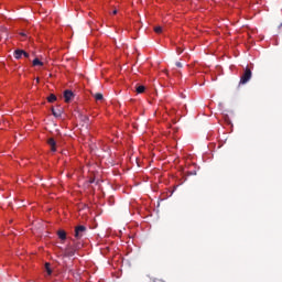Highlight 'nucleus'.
I'll return each mask as SVG.
<instances>
[{"mask_svg": "<svg viewBox=\"0 0 282 282\" xmlns=\"http://www.w3.org/2000/svg\"><path fill=\"white\" fill-rule=\"evenodd\" d=\"M85 232H87V227H85L84 225H79L75 227V234H74L75 239L77 240L83 239V237L85 236Z\"/></svg>", "mask_w": 282, "mask_h": 282, "instance_id": "nucleus-1", "label": "nucleus"}, {"mask_svg": "<svg viewBox=\"0 0 282 282\" xmlns=\"http://www.w3.org/2000/svg\"><path fill=\"white\" fill-rule=\"evenodd\" d=\"M250 78H252V70H250L248 67L245 69L242 76L240 77V85H246L250 82Z\"/></svg>", "mask_w": 282, "mask_h": 282, "instance_id": "nucleus-2", "label": "nucleus"}, {"mask_svg": "<svg viewBox=\"0 0 282 282\" xmlns=\"http://www.w3.org/2000/svg\"><path fill=\"white\" fill-rule=\"evenodd\" d=\"M72 98H74V93L72 90L64 91L65 102H72Z\"/></svg>", "mask_w": 282, "mask_h": 282, "instance_id": "nucleus-3", "label": "nucleus"}, {"mask_svg": "<svg viewBox=\"0 0 282 282\" xmlns=\"http://www.w3.org/2000/svg\"><path fill=\"white\" fill-rule=\"evenodd\" d=\"M76 254V250H74L72 247H66L64 250V257H74Z\"/></svg>", "mask_w": 282, "mask_h": 282, "instance_id": "nucleus-4", "label": "nucleus"}, {"mask_svg": "<svg viewBox=\"0 0 282 282\" xmlns=\"http://www.w3.org/2000/svg\"><path fill=\"white\" fill-rule=\"evenodd\" d=\"M47 144L51 145V151H53V153H55V151H56V141L54 140V138L48 139Z\"/></svg>", "mask_w": 282, "mask_h": 282, "instance_id": "nucleus-5", "label": "nucleus"}, {"mask_svg": "<svg viewBox=\"0 0 282 282\" xmlns=\"http://www.w3.org/2000/svg\"><path fill=\"white\" fill-rule=\"evenodd\" d=\"M13 56L14 58H17V61L21 59L23 57V50H20V48L15 50L13 52Z\"/></svg>", "mask_w": 282, "mask_h": 282, "instance_id": "nucleus-6", "label": "nucleus"}, {"mask_svg": "<svg viewBox=\"0 0 282 282\" xmlns=\"http://www.w3.org/2000/svg\"><path fill=\"white\" fill-rule=\"evenodd\" d=\"M57 236L62 241H65V239H67V232H65V230H58Z\"/></svg>", "mask_w": 282, "mask_h": 282, "instance_id": "nucleus-7", "label": "nucleus"}, {"mask_svg": "<svg viewBox=\"0 0 282 282\" xmlns=\"http://www.w3.org/2000/svg\"><path fill=\"white\" fill-rule=\"evenodd\" d=\"M52 113L55 118H61V116H63V111L56 110L54 108H52Z\"/></svg>", "mask_w": 282, "mask_h": 282, "instance_id": "nucleus-8", "label": "nucleus"}, {"mask_svg": "<svg viewBox=\"0 0 282 282\" xmlns=\"http://www.w3.org/2000/svg\"><path fill=\"white\" fill-rule=\"evenodd\" d=\"M43 67V62H41V59L39 58H34L33 59V67Z\"/></svg>", "mask_w": 282, "mask_h": 282, "instance_id": "nucleus-9", "label": "nucleus"}, {"mask_svg": "<svg viewBox=\"0 0 282 282\" xmlns=\"http://www.w3.org/2000/svg\"><path fill=\"white\" fill-rule=\"evenodd\" d=\"M145 89L147 88L142 85L135 86L137 94H144Z\"/></svg>", "mask_w": 282, "mask_h": 282, "instance_id": "nucleus-10", "label": "nucleus"}, {"mask_svg": "<svg viewBox=\"0 0 282 282\" xmlns=\"http://www.w3.org/2000/svg\"><path fill=\"white\" fill-rule=\"evenodd\" d=\"M93 97L95 98V100H102L104 98L101 93H96L95 95H93Z\"/></svg>", "mask_w": 282, "mask_h": 282, "instance_id": "nucleus-11", "label": "nucleus"}, {"mask_svg": "<svg viewBox=\"0 0 282 282\" xmlns=\"http://www.w3.org/2000/svg\"><path fill=\"white\" fill-rule=\"evenodd\" d=\"M47 100H48V102H56V95L51 94V95L47 97Z\"/></svg>", "mask_w": 282, "mask_h": 282, "instance_id": "nucleus-12", "label": "nucleus"}, {"mask_svg": "<svg viewBox=\"0 0 282 282\" xmlns=\"http://www.w3.org/2000/svg\"><path fill=\"white\" fill-rule=\"evenodd\" d=\"M154 32H155L156 34H162V26H155V28H154Z\"/></svg>", "mask_w": 282, "mask_h": 282, "instance_id": "nucleus-13", "label": "nucleus"}, {"mask_svg": "<svg viewBox=\"0 0 282 282\" xmlns=\"http://www.w3.org/2000/svg\"><path fill=\"white\" fill-rule=\"evenodd\" d=\"M47 274H52V269H50V263L45 264Z\"/></svg>", "mask_w": 282, "mask_h": 282, "instance_id": "nucleus-14", "label": "nucleus"}, {"mask_svg": "<svg viewBox=\"0 0 282 282\" xmlns=\"http://www.w3.org/2000/svg\"><path fill=\"white\" fill-rule=\"evenodd\" d=\"M22 54H23L22 56H24V58H30V53H28V52L23 51V53H22Z\"/></svg>", "mask_w": 282, "mask_h": 282, "instance_id": "nucleus-15", "label": "nucleus"}, {"mask_svg": "<svg viewBox=\"0 0 282 282\" xmlns=\"http://www.w3.org/2000/svg\"><path fill=\"white\" fill-rule=\"evenodd\" d=\"M175 65H176V67H180V68L184 67V65H182L181 62H176Z\"/></svg>", "mask_w": 282, "mask_h": 282, "instance_id": "nucleus-16", "label": "nucleus"}, {"mask_svg": "<svg viewBox=\"0 0 282 282\" xmlns=\"http://www.w3.org/2000/svg\"><path fill=\"white\" fill-rule=\"evenodd\" d=\"M83 120H84V122H89V117L84 116V117H83Z\"/></svg>", "mask_w": 282, "mask_h": 282, "instance_id": "nucleus-17", "label": "nucleus"}, {"mask_svg": "<svg viewBox=\"0 0 282 282\" xmlns=\"http://www.w3.org/2000/svg\"><path fill=\"white\" fill-rule=\"evenodd\" d=\"M94 182H96L95 178H90V180H89V183H90V184H94Z\"/></svg>", "mask_w": 282, "mask_h": 282, "instance_id": "nucleus-18", "label": "nucleus"}, {"mask_svg": "<svg viewBox=\"0 0 282 282\" xmlns=\"http://www.w3.org/2000/svg\"><path fill=\"white\" fill-rule=\"evenodd\" d=\"M178 54H182L184 52L182 48H177Z\"/></svg>", "mask_w": 282, "mask_h": 282, "instance_id": "nucleus-19", "label": "nucleus"}, {"mask_svg": "<svg viewBox=\"0 0 282 282\" xmlns=\"http://www.w3.org/2000/svg\"><path fill=\"white\" fill-rule=\"evenodd\" d=\"M112 14H118V10L115 9V10L112 11Z\"/></svg>", "mask_w": 282, "mask_h": 282, "instance_id": "nucleus-20", "label": "nucleus"}]
</instances>
